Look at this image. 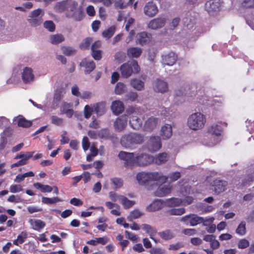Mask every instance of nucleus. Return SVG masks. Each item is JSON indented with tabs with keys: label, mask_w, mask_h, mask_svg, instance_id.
I'll use <instances>...</instances> for the list:
<instances>
[{
	"label": "nucleus",
	"mask_w": 254,
	"mask_h": 254,
	"mask_svg": "<svg viewBox=\"0 0 254 254\" xmlns=\"http://www.w3.org/2000/svg\"><path fill=\"white\" fill-rule=\"evenodd\" d=\"M119 158L125 161L127 167H145L154 161L153 157L147 153L127 152L121 151L118 154Z\"/></svg>",
	"instance_id": "f257e3e1"
},
{
	"label": "nucleus",
	"mask_w": 254,
	"mask_h": 254,
	"mask_svg": "<svg viewBox=\"0 0 254 254\" xmlns=\"http://www.w3.org/2000/svg\"><path fill=\"white\" fill-rule=\"evenodd\" d=\"M136 180L140 185H146L151 181H159L164 183L167 180V178L163 175L161 172H140L136 175Z\"/></svg>",
	"instance_id": "f03ea898"
},
{
	"label": "nucleus",
	"mask_w": 254,
	"mask_h": 254,
	"mask_svg": "<svg viewBox=\"0 0 254 254\" xmlns=\"http://www.w3.org/2000/svg\"><path fill=\"white\" fill-rule=\"evenodd\" d=\"M143 137L136 133H129L124 134L120 139L121 145L127 149H133L136 145L143 142Z\"/></svg>",
	"instance_id": "7ed1b4c3"
},
{
	"label": "nucleus",
	"mask_w": 254,
	"mask_h": 254,
	"mask_svg": "<svg viewBox=\"0 0 254 254\" xmlns=\"http://www.w3.org/2000/svg\"><path fill=\"white\" fill-rule=\"evenodd\" d=\"M206 123L204 115L200 112H195L191 114L188 118L187 126L192 130L196 131L202 129Z\"/></svg>",
	"instance_id": "20e7f679"
},
{
	"label": "nucleus",
	"mask_w": 254,
	"mask_h": 254,
	"mask_svg": "<svg viewBox=\"0 0 254 254\" xmlns=\"http://www.w3.org/2000/svg\"><path fill=\"white\" fill-rule=\"evenodd\" d=\"M66 16L75 20L80 21L83 17V13L80 6L73 0H68L65 12Z\"/></svg>",
	"instance_id": "39448f33"
},
{
	"label": "nucleus",
	"mask_w": 254,
	"mask_h": 254,
	"mask_svg": "<svg viewBox=\"0 0 254 254\" xmlns=\"http://www.w3.org/2000/svg\"><path fill=\"white\" fill-rule=\"evenodd\" d=\"M139 71L140 67L134 60L125 63L120 66L121 75L123 78H128L132 73H138Z\"/></svg>",
	"instance_id": "423d86ee"
},
{
	"label": "nucleus",
	"mask_w": 254,
	"mask_h": 254,
	"mask_svg": "<svg viewBox=\"0 0 254 254\" xmlns=\"http://www.w3.org/2000/svg\"><path fill=\"white\" fill-rule=\"evenodd\" d=\"M134 113V108L132 107L128 108L125 115L120 116L115 120L114 124L115 130L119 132L124 130L127 126V116Z\"/></svg>",
	"instance_id": "0eeeda50"
},
{
	"label": "nucleus",
	"mask_w": 254,
	"mask_h": 254,
	"mask_svg": "<svg viewBox=\"0 0 254 254\" xmlns=\"http://www.w3.org/2000/svg\"><path fill=\"white\" fill-rule=\"evenodd\" d=\"M44 12L42 9H37L31 12L27 21L32 27H37L43 22Z\"/></svg>",
	"instance_id": "6e6552de"
},
{
	"label": "nucleus",
	"mask_w": 254,
	"mask_h": 254,
	"mask_svg": "<svg viewBox=\"0 0 254 254\" xmlns=\"http://www.w3.org/2000/svg\"><path fill=\"white\" fill-rule=\"evenodd\" d=\"M211 190L216 194L224 191L227 189L228 183L226 181L216 179L210 183Z\"/></svg>",
	"instance_id": "1a4fd4ad"
},
{
	"label": "nucleus",
	"mask_w": 254,
	"mask_h": 254,
	"mask_svg": "<svg viewBox=\"0 0 254 254\" xmlns=\"http://www.w3.org/2000/svg\"><path fill=\"white\" fill-rule=\"evenodd\" d=\"M222 132L221 127L217 125H213L208 128V132L211 134L214 139V141L210 143L209 146H213L220 141V136Z\"/></svg>",
	"instance_id": "9d476101"
},
{
	"label": "nucleus",
	"mask_w": 254,
	"mask_h": 254,
	"mask_svg": "<svg viewBox=\"0 0 254 254\" xmlns=\"http://www.w3.org/2000/svg\"><path fill=\"white\" fill-rule=\"evenodd\" d=\"M158 12V8L157 5L152 1L147 2L143 7L144 14L148 17L155 16Z\"/></svg>",
	"instance_id": "9b49d317"
},
{
	"label": "nucleus",
	"mask_w": 254,
	"mask_h": 254,
	"mask_svg": "<svg viewBox=\"0 0 254 254\" xmlns=\"http://www.w3.org/2000/svg\"><path fill=\"white\" fill-rule=\"evenodd\" d=\"M153 89L156 92L164 93L168 90V85L165 81L156 79L153 82Z\"/></svg>",
	"instance_id": "f8f14e48"
},
{
	"label": "nucleus",
	"mask_w": 254,
	"mask_h": 254,
	"mask_svg": "<svg viewBox=\"0 0 254 254\" xmlns=\"http://www.w3.org/2000/svg\"><path fill=\"white\" fill-rule=\"evenodd\" d=\"M203 217H199L196 215H186L181 218V221L185 223V224L191 226H195L198 224L202 223Z\"/></svg>",
	"instance_id": "ddd939ff"
},
{
	"label": "nucleus",
	"mask_w": 254,
	"mask_h": 254,
	"mask_svg": "<svg viewBox=\"0 0 254 254\" xmlns=\"http://www.w3.org/2000/svg\"><path fill=\"white\" fill-rule=\"evenodd\" d=\"M148 149L151 152L158 150L161 147L160 137L154 136L150 137L148 142Z\"/></svg>",
	"instance_id": "4468645a"
},
{
	"label": "nucleus",
	"mask_w": 254,
	"mask_h": 254,
	"mask_svg": "<svg viewBox=\"0 0 254 254\" xmlns=\"http://www.w3.org/2000/svg\"><path fill=\"white\" fill-rule=\"evenodd\" d=\"M173 134L172 126L171 124H165L160 129V136L163 140H167L171 137Z\"/></svg>",
	"instance_id": "2eb2a0df"
},
{
	"label": "nucleus",
	"mask_w": 254,
	"mask_h": 254,
	"mask_svg": "<svg viewBox=\"0 0 254 254\" xmlns=\"http://www.w3.org/2000/svg\"><path fill=\"white\" fill-rule=\"evenodd\" d=\"M165 18L158 17L150 20L147 24V27L152 30H156L162 28L166 23Z\"/></svg>",
	"instance_id": "dca6fc26"
},
{
	"label": "nucleus",
	"mask_w": 254,
	"mask_h": 254,
	"mask_svg": "<svg viewBox=\"0 0 254 254\" xmlns=\"http://www.w3.org/2000/svg\"><path fill=\"white\" fill-rule=\"evenodd\" d=\"M220 3L218 0H211L205 4V9L210 14H213L214 12L219 10Z\"/></svg>",
	"instance_id": "f3484780"
},
{
	"label": "nucleus",
	"mask_w": 254,
	"mask_h": 254,
	"mask_svg": "<svg viewBox=\"0 0 254 254\" xmlns=\"http://www.w3.org/2000/svg\"><path fill=\"white\" fill-rule=\"evenodd\" d=\"M163 64L171 66L177 61V56L174 52H170L162 57Z\"/></svg>",
	"instance_id": "a211bd4d"
},
{
	"label": "nucleus",
	"mask_w": 254,
	"mask_h": 254,
	"mask_svg": "<svg viewBox=\"0 0 254 254\" xmlns=\"http://www.w3.org/2000/svg\"><path fill=\"white\" fill-rule=\"evenodd\" d=\"M71 107V104L64 102H63L60 108L61 114H64L68 118H72L74 111Z\"/></svg>",
	"instance_id": "6ab92c4d"
},
{
	"label": "nucleus",
	"mask_w": 254,
	"mask_h": 254,
	"mask_svg": "<svg viewBox=\"0 0 254 254\" xmlns=\"http://www.w3.org/2000/svg\"><path fill=\"white\" fill-rule=\"evenodd\" d=\"M172 186L170 184L160 185L155 192V194L157 196H164L170 193Z\"/></svg>",
	"instance_id": "aec40b11"
},
{
	"label": "nucleus",
	"mask_w": 254,
	"mask_h": 254,
	"mask_svg": "<svg viewBox=\"0 0 254 254\" xmlns=\"http://www.w3.org/2000/svg\"><path fill=\"white\" fill-rule=\"evenodd\" d=\"M136 112L134 110V113L131 114L129 123L130 127L134 129H139L142 126V122L136 116Z\"/></svg>",
	"instance_id": "412c9836"
},
{
	"label": "nucleus",
	"mask_w": 254,
	"mask_h": 254,
	"mask_svg": "<svg viewBox=\"0 0 254 254\" xmlns=\"http://www.w3.org/2000/svg\"><path fill=\"white\" fill-rule=\"evenodd\" d=\"M159 120L157 118L153 117L148 119L145 122L144 127V129L147 131H152L157 126Z\"/></svg>",
	"instance_id": "4be33fe9"
},
{
	"label": "nucleus",
	"mask_w": 254,
	"mask_h": 254,
	"mask_svg": "<svg viewBox=\"0 0 254 254\" xmlns=\"http://www.w3.org/2000/svg\"><path fill=\"white\" fill-rule=\"evenodd\" d=\"M113 113L116 115L122 113L125 107L123 102L119 100H116L112 102L111 107Z\"/></svg>",
	"instance_id": "5701e85b"
},
{
	"label": "nucleus",
	"mask_w": 254,
	"mask_h": 254,
	"mask_svg": "<svg viewBox=\"0 0 254 254\" xmlns=\"http://www.w3.org/2000/svg\"><path fill=\"white\" fill-rule=\"evenodd\" d=\"M34 76L33 74L32 69L29 67L24 68L22 73V79L25 83H29L33 81Z\"/></svg>",
	"instance_id": "b1692460"
},
{
	"label": "nucleus",
	"mask_w": 254,
	"mask_h": 254,
	"mask_svg": "<svg viewBox=\"0 0 254 254\" xmlns=\"http://www.w3.org/2000/svg\"><path fill=\"white\" fill-rule=\"evenodd\" d=\"M105 205L109 209H111L110 212L112 214L115 216L121 215V207L119 204L111 201H106Z\"/></svg>",
	"instance_id": "393cba45"
},
{
	"label": "nucleus",
	"mask_w": 254,
	"mask_h": 254,
	"mask_svg": "<svg viewBox=\"0 0 254 254\" xmlns=\"http://www.w3.org/2000/svg\"><path fill=\"white\" fill-rule=\"evenodd\" d=\"M150 40V35L147 33L142 32L139 33L136 35L137 43L139 45H144L148 43Z\"/></svg>",
	"instance_id": "a878e982"
},
{
	"label": "nucleus",
	"mask_w": 254,
	"mask_h": 254,
	"mask_svg": "<svg viewBox=\"0 0 254 254\" xmlns=\"http://www.w3.org/2000/svg\"><path fill=\"white\" fill-rule=\"evenodd\" d=\"M130 86L134 89L142 91L144 89V82L139 78H132L130 81Z\"/></svg>",
	"instance_id": "bb28decb"
},
{
	"label": "nucleus",
	"mask_w": 254,
	"mask_h": 254,
	"mask_svg": "<svg viewBox=\"0 0 254 254\" xmlns=\"http://www.w3.org/2000/svg\"><path fill=\"white\" fill-rule=\"evenodd\" d=\"M80 65L85 68V72L89 73L93 71L95 68V64L92 60L84 59L80 63Z\"/></svg>",
	"instance_id": "cd10ccee"
},
{
	"label": "nucleus",
	"mask_w": 254,
	"mask_h": 254,
	"mask_svg": "<svg viewBox=\"0 0 254 254\" xmlns=\"http://www.w3.org/2000/svg\"><path fill=\"white\" fill-rule=\"evenodd\" d=\"M94 112L98 116H101L105 114L107 111V107L105 102H101L93 104Z\"/></svg>",
	"instance_id": "c85d7f7f"
},
{
	"label": "nucleus",
	"mask_w": 254,
	"mask_h": 254,
	"mask_svg": "<svg viewBox=\"0 0 254 254\" xmlns=\"http://www.w3.org/2000/svg\"><path fill=\"white\" fill-rule=\"evenodd\" d=\"M14 122L18 126L23 127H29L32 125L30 121L26 120L21 116H19L14 119Z\"/></svg>",
	"instance_id": "c756f323"
},
{
	"label": "nucleus",
	"mask_w": 254,
	"mask_h": 254,
	"mask_svg": "<svg viewBox=\"0 0 254 254\" xmlns=\"http://www.w3.org/2000/svg\"><path fill=\"white\" fill-rule=\"evenodd\" d=\"M31 227L35 230L40 231L45 226L44 222L39 219H31L29 220Z\"/></svg>",
	"instance_id": "7c9ffc66"
},
{
	"label": "nucleus",
	"mask_w": 254,
	"mask_h": 254,
	"mask_svg": "<svg viewBox=\"0 0 254 254\" xmlns=\"http://www.w3.org/2000/svg\"><path fill=\"white\" fill-rule=\"evenodd\" d=\"M142 52L140 48L131 47L127 49V53L128 57L137 58L140 57Z\"/></svg>",
	"instance_id": "2f4dec72"
},
{
	"label": "nucleus",
	"mask_w": 254,
	"mask_h": 254,
	"mask_svg": "<svg viewBox=\"0 0 254 254\" xmlns=\"http://www.w3.org/2000/svg\"><path fill=\"white\" fill-rule=\"evenodd\" d=\"M164 204L160 199H156L151 203L147 207L148 211H157L163 207Z\"/></svg>",
	"instance_id": "473e14b6"
},
{
	"label": "nucleus",
	"mask_w": 254,
	"mask_h": 254,
	"mask_svg": "<svg viewBox=\"0 0 254 254\" xmlns=\"http://www.w3.org/2000/svg\"><path fill=\"white\" fill-rule=\"evenodd\" d=\"M154 158V161L155 164L160 165L166 162L168 159L169 156L167 153L165 152L161 153L156 155Z\"/></svg>",
	"instance_id": "72a5a7b5"
},
{
	"label": "nucleus",
	"mask_w": 254,
	"mask_h": 254,
	"mask_svg": "<svg viewBox=\"0 0 254 254\" xmlns=\"http://www.w3.org/2000/svg\"><path fill=\"white\" fill-rule=\"evenodd\" d=\"M141 228L149 235L150 238L152 240H153L155 243H157V240L153 238L154 235L157 233V231L155 228L146 224H142L141 225Z\"/></svg>",
	"instance_id": "f704fd0d"
},
{
	"label": "nucleus",
	"mask_w": 254,
	"mask_h": 254,
	"mask_svg": "<svg viewBox=\"0 0 254 254\" xmlns=\"http://www.w3.org/2000/svg\"><path fill=\"white\" fill-rule=\"evenodd\" d=\"M68 1V0H65L57 2L54 6V10L58 12H66Z\"/></svg>",
	"instance_id": "c9c22d12"
},
{
	"label": "nucleus",
	"mask_w": 254,
	"mask_h": 254,
	"mask_svg": "<svg viewBox=\"0 0 254 254\" xmlns=\"http://www.w3.org/2000/svg\"><path fill=\"white\" fill-rule=\"evenodd\" d=\"M64 40V36L60 34L51 35L49 36V41L51 43L57 45Z\"/></svg>",
	"instance_id": "e433bc0d"
},
{
	"label": "nucleus",
	"mask_w": 254,
	"mask_h": 254,
	"mask_svg": "<svg viewBox=\"0 0 254 254\" xmlns=\"http://www.w3.org/2000/svg\"><path fill=\"white\" fill-rule=\"evenodd\" d=\"M109 241V239L107 237H101V238H96L94 240H91L87 242V243L89 245L96 246L98 244H102L104 245L106 244Z\"/></svg>",
	"instance_id": "4c0bfd02"
},
{
	"label": "nucleus",
	"mask_w": 254,
	"mask_h": 254,
	"mask_svg": "<svg viewBox=\"0 0 254 254\" xmlns=\"http://www.w3.org/2000/svg\"><path fill=\"white\" fill-rule=\"evenodd\" d=\"M34 187L40 190L42 192H50L53 190V188L47 185H43L40 183H36L33 185Z\"/></svg>",
	"instance_id": "58836bf2"
},
{
	"label": "nucleus",
	"mask_w": 254,
	"mask_h": 254,
	"mask_svg": "<svg viewBox=\"0 0 254 254\" xmlns=\"http://www.w3.org/2000/svg\"><path fill=\"white\" fill-rule=\"evenodd\" d=\"M7 144V140L6 137L1 135L0 138V153L5 156L8 151H6Z\"/></svg>",
	"instance_id": "ea45409f"
},
{
	"label": "nucleus",
	"mask_w": 254,
	"mask_h": 254,
	"mask_svg": "<svg viewBox=\"0 0 254 254\" xmlns=\"http://www.w3.org/2000/svg\"><path fill=\"white\" fill-rule=\"evenodd\" d=\"M159 236L163 239L169 240L173 238L175 236L174 233L170 230L160 232L158 233Z\"/></svg>",
	"instance_id": "a19ab883"
},
{
	"label": "nucleus",
	"mask_w": 254,
	"mask_h": 254,
	"mask_svg": "<svg viewBox=\"0 0 254 254\" xmlns=\"http://www.w3.org/2000/svg\"><path fill=\"white\" fill-rule=\"evenodd\" d=\"M116 29L115 26L113 25L111 26L102 32V36L107 39H110L114 34Z\"/></svg>",
	"instance_id": "79ce46f5"
},
{
	"label": "nucleus",
	"mask_w": 254,
	"mask_h": 254,
	"mask_svg": "<svg viewBox=\"0 0 254 254\" xmlns=\"http://www.w3.org/2000/svg\"><path fill=\"white\" fill-rule=\"evenodd\" d=\"M120 202L125 209L129 208L135 204V202L134 201L129 200L127 197L124 195L121 197Z\"/></svg>",
	"instance_id": "37998d69"
},
{
	"label": "nucleus",
	"mask_w": 254,
	"mask_h": 254,
	"mask_svg": "<svg viewBox=\"0 0 254 254\" xmlns=\"http://www.w3.org/2000/svg\"><path fill=\"white\" fill-rule=\"evenodd\" d=\"M61 201H62V199L58 197H54L52 198L43 197L42 198V203L47 204H54Z\"/></svg>",
	"instance_id": "c03bdc74"
},
{
	"label": "nucleus",
	"mask_w": 254,
	"mask_h": 254,
	"mask_svg": "<svg viewBox=\"0 0 254 254\" xmlns=\"http://www.w3.org/2000/svg\"><path fill=\"white\" fill-rule=\"evenodd\" d=\"M127 91V87L123 83L119 82L116 85L115 88V92L116 94L121 95Z\"/></svg>",
	"instance_id": "a18cd8bd"
},
{
	"label": "nucleus",
	"mask_w": 254,
	"mask_h": 254,
	"mask_svg": "<svg viewBox=\"0 0 254 254\" xmlns=\"http://www.w3.org/2000/svg\"><path fill=\"white\" fill-rule=\"evenodd\" d=\"M34 174L32 171L24 173L22 175H18L16 176V178L14 180V182L20 183L23 181L24 179L26 177H33Z\"/></svg>",
	"instance_id": "49530a36"
},
{
	"label": "nucleus",
	"mask_w": 254,
	"mask_h": 254,
	"mask_svg": "<svg viewBox=\"0 0 254 254\" xmlns=\"http://www.w3.org/2000/svg\"><path fill=\"white\" fill-rule=\"evenodd\" d=\"M112 188L114 190L121 188L123 185V181L122 179L118 178H114L111 179Z\"/></svg>",
	"instance_id": "de8ad7c7"
},
{
	"label": "nucleus",
	"mask_w": 254,
	"mask_h": 254,
	"mask_svg": "<svg viewBox=\"0 0 254 254\" xmlns=\"http://www.w3.org/2000/svg\"><path fill=\"white\" fill-rule=\"evenodd\" d=\"M94 111V109L93 108V105H86L83 110V114L84 118L86 119H89L93 112Z\"/></svg>",
	"instance_id": "09e8293b"
},
{
	"label": "nucleus",
	"mask_w": 254,
	"mask_h": 254,
	"mask_svg": "<svg viewBox=\"0 0 254 254\" xmlns=\"http://www.w3.org/2000/svg\"><path fill=\"white\" fill-rule=\"evenodd\" d=\"M33 153V152H28L25 153H21L17 155L14 159H21V160H24L25 162H27L29 159L32 157Z\"/></svg>",
	"instance_id": "8fccbe9b"
},
{
	"label": "nucleus",
	"mask_w": 254,
	"mask_h": 254,
	"mask_svg": "<svg viewBox=\"0 0 254 254\" xmlns=\"http://www.w3.org/2000/svg\"><path fill=\"white\" fill-rule=\"evenodd\" d=\"M246 223L245 221H242L236 229V233L239 235H244L246 232Z\"/></svg>",
	"instance_id": "3c124183"
},
{
	"label": "nucleus",
	"mask_w": 254,
	"mask_h": 254,
	"mask_svg": "<svg viewBox=\"0 0 254 254\" xmlns=\"http://www.w3.org/2000/svg\"><path fill=\"white\" fill-rule=\"evenodd\" d=\"M50 119L51 123L56 126H62L63 125L64 120L61 118L53 115L50 117Z\"/></svg>",
	"instance_id": "603ef678"
},
{
	"label": "nucleus",
	"mask_w": 254,
	"mask_h": 254,
	"mask_svg": "<svg viewBox=\"0 0 254 254\" xmlns=\"http://www.w3.org/2000/svg\"><path fill=\"white\" fill-rule=\"evenodd\" d=\"M43 26L50 32H54L56 28L55 24L52 20L45 21L43 23Z\"/></svg>",
	"instance_id": "864d4df0"
},
{
	"label": "nucleus",
	"mask_w": 254,
	"mask_h": 254,
	"mask_svg": "<svg viewBox=\"0 0 254 254\" xmlns=\"http://www.w3.org/2000/svg\"><path fill=\"white\" fill-rule=\"evenodd\" d=\"M142 215L143 213L140 210L135 209L130 212V215L127 217V219L129 221H131L133 219H135L139 218Z\"/></svg>",
	"instance_id": "5fc2aeb1"
},
{
	"label": "nucleus",
	"mask_w": 254,
	"mask_h": 254,
	"mask_svg": "<svg viewBox=\"0 0 254 254\" xmlns=\"http://www.w3.org/2000/svg\"><path fill=\"white\" fill-rule=\"evenodd\" d=\"M138 97V94L135 92H130L126 95L125 101H134Z\"/></svg>",
	"instance_id": "6e6d98bb"
},
{
	"label": "nucleus",
	"mask_w": 254,
	"mask_h": 254,
	"mask_svg": "<svg viewBox=\"0 0 254 254\" xmlns=\"http://www.w3.org/2000/svg\"><path fill=\"white\" fill-rule=\"evenodd\" d=\"M64 92L61 90H58L56 91L54 94V102L58 105V103L61 100L63 96Z\"/></svg>",
	"instance_id": "4d7b16f0"
},
{
	"label": "nucleus",
	"mask_w": 254,
	"mask_h": 254,
	"mask_svg": "<svg viewBox=\"0 0 254 254\" xmlns=\"http://www.w3.org/2000/svg\"><path fill=\"white\" fill-rule=\"evenodd\" d=\"M185 212V210L183 208H173L169 210V213L172 215H181L183 214Z\"/></svg>",
	"instance_id": "13d9d810"
},
{
	"label": "nucleus",
	"mask_w": 254,
	"mask_h": 254,
	"mask_svg": "<svg viewBox=\"0 0 254 254\" xmlns=\"http://www.w3.org/2000/svg\"><path fill=\"white\" fill-rule=\"evenodd\" d=\"M122 196V195L118 194L113 191L109 192V197L113 202H116L117 200H119L120 201Z\"/></svg>",
	"instance_id": "bf43d9fd"
},
{
	"label": "nucleus",
	"mask_w": 254,
	"mask_h": 254,
	"mask_svg": "<svg viewBox=\"0 0 254 254\" xmlns=\"http://www.w3.org/2000/svg\"><path fill=\"white\" fill-rule=\"evenodd\" d=\"M254 181V173L248 175L243 180V185L247 186L249 185L250 183Z\"/></svg>",
	"instance_id": "052dcab7"
},
{
	"label": "nucleus",
	"mask_w": 254,
	"mask_h": 254,
	"mask_svg": "<svg viewBox=\"0 0 254 254\" xmlns=\"http://www.w3.org/2000/svg\"><path fill=\"white\" fill-rule=\"evenodd\" d=\"M114 6L116 8L124 9L127 7L125 0H116L115 1Z\"/></svg>",
	"instance_id": "680f3d73"
},
{
	"label": "nucleus",
	"mask_w": 254,
	"mask_h": 254,
	"mask_svg": "<svg viewBox=\"0 0 254 254\" xmlns=\"http://www.w3.org/2000/svg\"><path fill=\"white\" fill-rule=\"evenodd\" d=\"M183 203V201L178 198H172L168 200V204L171 206H178Z\"/></svg>",
	"instance_id": "e2e57ef3"
},
{
	"label": "nucleus",
	"mask_w": 254,
	"mask_h": 254,
	"mask_svg": "<svg viewBox=\"0 0 254 254\" xmlns=\"http://www.w3.org/2000/svg\"><path fill=\"white\" fill-rule=\"evenodd\" d=\"M22 186L18 184L11 185L9 187L10 191L12 193L18 192L22 191Z\"/></svg>",
	"instance_id": "0e129e2a"
},
{
	"label": "nucleus",
	"mask_w": 254,
	"mask_h": 254,
	"mask_svg": "<svg viewBox=\"0 0 254 254\" xmlns=\"http://www.w3.org/2000/svg\"><path fill=\"white\" fill-rule=\"evenodd\" d=\"M98 136L101 138L107 139L110 137L109 131L107 129H103L98 132Z\"/></svg>",
	"instance_id": "69168bd1"
},
{
	"label": "nucleus",
	"mask_w": 254,
	"mask_h": 254,
	"mask_svg": "<svg viewBox=\"0 0 254 254\" xmlns=\"http://www.w3.org/2000/svg\"><path fill=\"white\" fill-rule=\"evenodd\" d=\"M125 234L127 238L133 242H136L138 241V237L137 236L133 233H131L127 231H126Z\"/></svg>",
	"instance_id": "338daca9"
},
{
	"label": "nucleus",
	"mask_w": 254,
	"mask_h": 254,
	"mask_svg": "<svg viewBox=\"0 0 254 254\" xmlns=\"http://www.w3.org/2000/svg\"><path fill=\"white\" fill-rule=\"evenodd\" d=\"M247 23L254 30V12L247 19Z\"/></svg>",
	"instance_id": "774afa93"
}]
</instances>
